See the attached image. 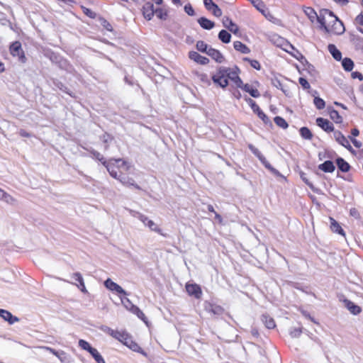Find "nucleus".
I'll use <instances>...</instances> for the list:
<instances>
[{"label":"nucleus","instance_id":"obj_23","mask_svg":"<svg viewBox=\"0 0 363 363\" xmlns=\"http://www.w3.org/2000/svg\"><path fill=\"white\" fill-rule=\"evenodd\" d=\"M239 88L249 93L254 98H258L260 96L259 91L248 84H243V83H242V86H239Z\"/></svg>","mask_w":363,"mask_h":363},{"label":"nucleus","instance_id":"obj_29","mask_svg":"<svg viewBox=\"0 0 363 363\" xmlns=\"http://www.w3.org/2000/svg\"><path fill=\"white\" fill-rule=\"evenodd\" d=\"M305 14L308 17L311 22H314L315 20L318 21V16L315 11L311 7H306L303 10Z\"/></svg>","mask_w":363,"mask_h":363},{"label":"nucleus","instance_id":"obj_48","mask_svg":"<svg viewBox=\"0 0 363 363\" xmlns=\"http://www.w3.org/2000/svg\"><path fill=\"white\" fill-rule=\"evenodd\" d=\"M262 164L264 165V167L268 169L270 172H272L274 174H277L278 171L275 169L272 165L265 160V158L262 156V160H260Z\"/></svg>","mask_w":363,"mask_h":363},{"label":"nucleus","instance_id":"obj_58","mask_svg":"<svg viewBox=\"0 0 363 363\" xmlns=\"http://www.w3.org/2000/svg\"><path fill=\"white\" fill-rule=\"evenodd\" d=\"M302 333L301 329L300 328H295L291 332V335L293 337H298Z\"/></svg>","mask_w":363,"mask_h":363},{"label":"nucleus","instance_id":"obj_2","mask_svg":"<svg viewBox=\"0 0 363 363\" xmlns=\"http://www.w3.org/2000/svg\"><path fill=\"white\" fill-rule=\"evenodd\" d=\"M318 23L321 28L330 34L341 35L345 30L342 21L328 9H323L320 11Z\"/></svg>","mask_w":363,"mask_h":363},{"label":"nucleus","instance_id":"obj_40","mask_svg":"<svg viewBox=\"0 0 363 363\" xmlns=\"http://www.w3.org/2000/svg\"><path fill=\"white\" fill-rule=\"evenodd\" d=\"M90 354L97 363H105V360L96 349L93 348L92 350L90 351Z\"/></svg>","mask_w":363,"mask_h":363},{"label":"nucleus","instance_id":"obj_1","mask_svg":"<svg viewBox=\"0 0 363 363\" xmlns=\"http://www.w3.org/2000/svg\"><path fill=\"white\" fill-rule=\"evenodd\" d=\"M133 169L129 162L122 158H111L106 169L113 178L118 180L123 185L141 190L140 186L130 177Z\"/></svg>","mask_w":363,"mask_h":363},{"label":"nucleus","instance_id":"obj_50","mask_svg":"<svg viewBox=\"0 0 363 363\" xmlns=\"http://www.w3.org/2000/svg\"><path fill=\"white\" fill-rule=\"evenodd\" d=\"M298 82L301 85V86L305 89H308L311 88L310 84L308 83L307 79L303 77H300L298 79Z\"/></svg>","mask_w":363,"mask_h":363},{"label":"nucleus","instance_id":"obj_46","mask_svg":"<svg viewBox=\"0 0 363 363\" xmlns=\"http://www.w3.org/2000/svg\"><path fill=\"white\" fill-rule=\"evenodd\" d=\"M82 10L83 13L90 18L94 19L96 17V13L89 8L82 6Z\"/></svg>","mask_w":363,"mask_h":363},{"label":"nucleus","instance_id":"obj_47","mask_svg":"<svg viewBox=\"0 0 363 363\" xmlns=\"http://www.w3.org/2000/svg\"><path fill=\"white\" fill-rule=\"evenodd\" d=\"M262 164L264 165V167L268 169L270 172H272L274 174H277L278 171L275 169L272 165L265 160V158L262 156V160H260Z\"/></svg>","mask_w":363,"mask_h":363},{"label":"nucleus","instance_id":"obj_30","mask_svg":"<svg viewBox=\"0 0 363 363\" xmlns=\"http://www.w3.org/2000/svg\"><path fill=\"white\" fill-rule=\"evenodd\" d=\"M262 320L268 329H273L276 326L274 320L268 315H263Z\"/></svg>","mask_w":363,"mask_h":363},{"label":"nucleus","instance_id":"obj_10","mask_svg":"<svg viewBox=\"0 0 363 363\" xmlns=\"http://www.w3.org/2000/svg\"><path fill=\"white\" fill-rule=\"evenodd\" d=\"M126 301L128 304H124L125 308L133 314L136 315L138 318L143 322L147 323V317L145 313L137 306L133 305L128 299H126Z\"/></svg>","mask_w":363,"mask_h":363},{"label":"nucleus","instance_id":"obj_26","mask_svg":"<svg viewBox=\"0 0 363 363\" xmlns=\"http://www.w3.org/2000/svg\"><path fill=\"white\" fill-rule=\"evenodd\" d=\"M198 23H199L201 27H202L203 28L206 29V30H211L215 26V23L213 21H212L205 17H201L200 18H199Z\"/></svg>","mask_w":363,"mask_h":363},{"label":"nucleus","instance_id":"obj_5","mask_svg":"<svg viewBox=\"0 0 363 363\" xmlns=\"http://www.w3.org/2000/svg\"><path fill=\"white\" fill-rule=\"evenodd\" d=\"M227 72V67H220L216 74L212 76L213 83L221 88H225L228 85Z\"/></svg>","mask_w":363,"mask_h":363},{"label":"nucleus","instance_id":"obj_59","mask_svg":"<svg viewBox=\"0 0 363 363\" xmlns=\"http://www.w3.org/2000/svg\"><path fill=\"white\" fill-rule=\"evenodd\" d=\"M301 178L302 179V180L305 182V184H306V185H308V186L310 188H311V189L313 188V184H312V183H311V182L308 180V179L305 177V174H304L303 172H302V173L301 174Z\"/></svg>","mask_w":363,"mask_h":363},{"label":"nucleus","instance_id":"obj_14","mask_svg":"<svg viewBox=\"0 0 363 363\" xmlns=\"http://www.w3.org/2000/svg\"><path fill=\"white\" fill-rule=\"evenodd\" d=\"M189 57L199 65H205L209 63L208 57L202 56L195 51H190L189 52Z\"/></svg>","mask_w":363,"mask_h":363},{"label":"nucleus","instance_id":"obj_34","mask_svg":"<svg viewBox=\"0 0 363 363\" xmlns=\"http://www.w3.org/2000/svg\"><path fill=\"white\" fill-rule=\"evenodd\" d=\"M342 66L345 71L350 72L354 67V62L350 58L345 57L342 61Z\"/></svg>","mask_w":363,"mask_h":363},{"label":"nucleus","instance_id":"obj_39","mask_svg":"<svg viewBox=\"0 0 363 363\" xmlns=\"http://www.w3.org/2000/svg\"><path fill=\"white\" fill-rule=\"evenodd\" d=\"M259 12H261V13L264 16V17L269 20V21L271 22H273L274 23L277 20V18L274 16V15L269 11L268 9L266 8V6H264V9H263L262 10H261Z\"/></svg>","mask_w":363,"mask_h":363},{"label":"nucleus","instance_id":"obj_57","mask_svg":"<svg viewBox=\"0 0 363 363\" xmlns=\"http://www.w3.org/2000/svg\"><path fill=\"white\" fill-rule=\"evenodd\" d=\"M72 278L76 281H77L79 284L80 281H82L84 279H83V277L82 276V274L79 273V272H75L72 274Z\"/></svg>","mask_w":363,"mask_h":363},{"label":"nucleus","instance_id":"obj_27","mask_svg":"<svg viewBox=\"0 0 363 363\" xmlns=\"http://www.w3.org/2000/svg\"><path fill=\"white\" fill-rule=\"evenodd\" d=\"M328 114L330 118L336 123H341L342 122V117L340 115L339 112L333 108H328Z\"/></svg>","mask_w":363,"mask_h":363},{"label":"nucleus","instance_id":"obj_20","mask_svg":"<svg viewBox=\"0 0 363 363\" xmlns=\"http://www.w3.org/2000/svg\"><path fill=\"white\" fill-rule=\"evenodd\" d=\"M330 229L333 232L338 233L342 236H345V233L344 230L342 228L341 225L339 223L335 220L333 218L330 217Z\"/></svg>","mask_w":363,"mask_h":363},{"label":"nucleus","instance_id":"obj_7","mask_svg":"<svg viewBox=\"0 0 363 363\" xmlns=\"http://www.w3.org/2000/svg\"><path fill=\"white\" fill-rule=\"evenodd\" d=\"M104 286L108 290H110L111 291L116 292L121 299H122V296H127L126 291L121 286H119L118 284H116V282L113 281L110 278H108L104 281Z\"/></svg>","mask_w":363,"mask_h":363},{"label":"nucleus","instance_id":"obj_4","mask_svg":"<svg viewBox=\"0 0 363 363\" xmlns=\"http://www.w3.org/2000/svg\"><path fill=\"white\" fill-rule=\"evenodd\" d=\"M9 50L11 55L13 57H17L20 62L23 64L26 62L27 57L20 41L16 40L11 43Z\"/></svg>","mask_w":363,"mask_h":363},{"label":"nucleus","instance_id":"obj_52","mask_svg":"<svg viewBox=\"0 0 363 363\" xmlns=\"http://www.w3.org/2000/svg\"><path fill=\"white\" fill-rule=\"evenodd\" d=\"M184 11L189 16H194L195 14L194 10L191 4H187L184 6Z\"/></svg>","mask_w":363,"mask_h":363},{"label":"nucleus","instance_id":"obj_61","mask_svg":"<svg viewBox=\"0 0 363 363\" xmlns=\"http://www.w3.org/2000/svg\"><path fill=\"white\" fill-rule=\"evenodd\" d=\"M76 285L83 293H87V290L86 289L84 280L82 281H80L79 284Z\"/></svg>","mask_w":363,"mask_h":363},{"label":"nucleus","instance_id":"obj_56","mask_svg":"<svg viewBox=\"0 0 363 363\" xmlns=\"http://www.w3.org/2000/svg\"><path fill=\"white\" fill-rule=\"evenodd\" d=\"M138 218L145 225H147V223H148V221L150 220V219L147 216L142 213H138Z\"/></svg>","mask_w":363,"mask_h":363},{"label":"nucleus","instance_id":"obj_42","mask_svg":"<svg viewBox=\"0 0 363 363\" xmlns=\"http://www.w3.org/2000/svg\"><path fill=\"white\" fill-rule=\"evenodd\" d=\"M313 104H314L315 106L316 107V108H318L319 110L323 109L325 106V101L318 96H315L314 98Z\"/></svg>","mask_w":363,"mask_h":363},{"label":"nucleus","instance_id":"obj_13","mask_svg":"<svg viewBox=\"0 0 363 363\" xmlns=\"http://www.w3.org/2000/svg\"><path fill=\"white\" fill-rule=\"evenodd\" d=\"M227 78L228 80L230 79L235 84L239 87L242 86V81L239 77L238 72L237 70H234L230 67H227Z\"/></svg>","mask_w":363,"mask_h":363},{"label":"nucleus","instance_id":"obj_9","mask_svg":"<svg viewBox=\"0 0 363 363\" xmlns=\"http://www.w3.org/2000/svg\"><path fill=\"white\" fill-rule=\"evenodd\" d=\"M204 308L206 311L214 315H220L224 313V308L222 306L208 301L205 302Z\"/></svg>","mask_w":363,"mask_h":363},{"label":"nucleus","instance_id":"obj_18","mask_svg":"<svg viewBox=\"0 0 363 363\" xmlns=\"http://www.w3.org/2000/svg\"><path fill=\"white\" fill-rule=\"evenodd\" d=\"M89 152L94 159L101 162V164L107 169V167L109 164V160H106L102 154L94 149L89 150Z\"/></svg>","mask_w":363,"mask_h":363},{"label":"nucleus","instance_id":"obj_15","mask_svg":"<svg viewBox=\"0 0 363 363\" xmlns=\"http://www.w3.org/2000/svg\"><path fill=\"white\" fill-rule=\"evenodd\" d=\"M207 55L218 63H223L225 60V57L218 50L212 48H208Z\"/></svg>","mask_w":363,"mask_h":363},{"label":"nucleus","instance_id":"obj_51","mask_svg":"<svg viewBox=\"0 0 363 363\" xmlns=\"http://www.w3.org/2000/svg\"><path fill=\"white\" fill-rule=\"evenodd\" d=\"M257 116L265 123L267 124L270 123V120L268 116L262 111H259L257 114Z\"/></svg>","mask_w":363,"mask_h":363},{"label":"nucleus","instance_id":"obj_6","mask_svg":"<svg viewBox=\"0 0 363 363\" xmlns=\"http://www.w3.org/2000/svg\"><path fill=\"white\" fill-rule=\"evenodd\" d=\"M185 289L189 296L196 299H201L203 295L202 289L200 285L196 283L187 282L185 284Z\"/></svg>","mask_w":363,"mask_h":363},{"label":"nucleus","instance_id":"obj_63","mask_svg":"<svg viewBox=\"0 0 363 363\" xmlns=\"http://www.w3.org/2000/svg\"><path fill=\"white\" fill-rule=\"evenodd\" d=\"M273 85L275 86L278 89H282L281 83L279 80H275L272 82Z\"/></svg>","mask_w":363,"mask_h":363},{"label":"nucleus","instance_id":"obj_49","mask_svg":"<svg viewBox=\"0 0 363 363\" xmlns=\"http://www.w3.org/2000/svg\"><path fill=\"white\" fill-rule=\"evenodd\" d=\"M350 216L354 218L357 220H359L361 218L360 213L357 208H352L350 210Z\"/></svg>","mask_w":363,"mask_h":363},{"label":"nucleus","instance_id":"obj_24","mask_svg":"<svg viewBox=\"0 0 363 363\" xmlns=\"http://www.w3.org/2000/svg\"><path fill=\"white\" fill-rule=\"evenodd\" d=\"M234 49L242 54H248L250 52V49L245 44L241 41L236 40L233 43Z\"/></svg>","mask_w":363,"mask_h":363},{"label":"nucleus","instance_id":"obj_16","mask_svg":"<svg viewBox=\"0 0 363 363\" xmlns=\"http://www.w3.org/2000/svg\"><path fill=\"white\" fill-rule=\"evenodd\" d=\"M223 24L224 27L228 29L230 32L236 34L239 31L238 26L232 21L228 16H224L223 18Z\"/></svg>","mask_w":363,"mask_h":363},{"label":"nucleus","instance_id":"obj_32","mask_svg":"<svg viewBox=\"0 0 363 363\" xmlns=\"http://www.w3.org/2000/svg\"><path fill=\"white\" fill-rule=\"evenodd\" d=\"M299 133L301 136L305 140H311L313 137L311 130L307 127L301 128L299 130Z\"/></svg>","mask_w":363,"mask_h":363},{"label":"nucleus","instance_id":"obj_21","mask_svg":"<svg viewBox=\"0 0 363 363\" xmlns=\"http://www.w3.org/2000/svg\"><path fill=\"white\" fill-rule=\"evenodd\" d=\"M344 302H345V306L350 311L351 313H352L354 315H357L361 313V311H362L361 308L359 306L356 305L352 301L345 299L344 301Z\"/></svg>","mask_w":363,"mask_h":363},{"label":"nucleus","instance_id":"obj_19","mask_svg":"<svg viewBox=\"0 0 363 363\" xmlns=\"http://www.w3.org/2000/svg\"><path fill=\"white\" fill-rule=\"evenodd\" d=\"M0 317L8 321L10 324H13L18 321V318L17 317L13 316L9 311L4 309H0Z\"/></svg>","mask_w":363,"mask_h":363},{"label":"nucleus","instance_id":"obj_44","mask_svg":"<svg viewBox=\"0 0 363 363\" xmlns=\"http://www.w3.org/2000/svg\"><path fill=\"white\" fill-rule=\"evenodd\" d=\"M147 226L151 230H153L160 235H163L162 233V230L152 220L150 219L148 223H147Z\"/></svg>","mask_w":363,"mask_h":363},{"label":"nucleus","instance_id":"obj_45","mask_svg":"<svg viewBox=\"0 0 363 363\" xmlns=\"http://www.w3.org/2000/svg\"><path fill=\"white\" fill-rule=\"evenodd\" d=\"M79 346L82 349L88 351L89 353H90V351H91L92 349L94 348L90 345V344L88 342H86V340H79Z\"/></svg>","mask_w":363,"mask_h":363},{"label":"nucleus","instance_id":"obj_22","mask_svg":"<svg viewBox=\"0 0 363 363\" xmlns=\"http://www.w3.org/2000/svg\"><path fill=\"white\" fill-rule=\"evenodd\" d=\"M318 169L324 172L332 173L334 172L335 167L332 161L327 160L319 164Z\"/></svg>","mask_w":363,"mask_h":363},{"label":"nucleus","instance_id":"obj_11","mask_svg":"<svg viewBox=\"0 0 363 363\" xmlns=\"http://www.w3.org/2000/svg\"><path fill=\"white\" fill-rule=\"evenodd\" d=\"M315 122L316 125L322 128L324 131L327 133L334 131V125L329 120L319 117L316 118Z\"/></svg>","mask_w":363,"mask_h":363},{"label":"nucleus","instance_id":"obj_25","mask_svg":"<svg viewBox=\"0 0 363 363\" xmlns=\"http://www.w3.org/2000/svg\"><path fill=\"white\" fill-rule=\"evenodd\" d=\"M336 164L338 169L342 172H349L351 167L350 164L342 157H338L336 160Z\"/></svg>","mask_w":363,"mask_h":363},{"label":"nucleus","instance_id":"obj_53","mask_svg":"<svg viewBox=\"0 0 363 363\" xmlns=\"http://www.w3.org/2000/svg\"><path fill=\"white\" fill-rule=\"evenodd\" d=\"M354 21L357 24L363 26V11H361L359 14L356 16Z\"/></svg>","mask_w":363,"mask_h":363},{"label":"nucleus","instance_id":"obj_55","mask_svg":"<svg viewBox=\"0 0 363 363\" xmlns=\"http://www.w3.org/2000/svg\"><path fill=\"white\" fill-rule=\"evenodd\" d=\"M352 79H358L359 81L363 80V74L359 72H353L351 74Z\"/></svg>","mask_w":363,"mask_h":363},{"label":"nucleus","instance_id":"obj_3","mask_svg":"<svg viewBox=\"0 0 363 363\" xmlns=\"http://www.w3.org/2000/svg\"><path fill=\"white\" fill-rule=\"evenodd\" d=\"M105 332L133 352H138L145 357L147 356V353L133 340L132 335L127 330H113L111 328H107Z\"/></svg>","mask_w":363,"mask_h":363},{"label":"nucleus","instance_id":"obj_36","mask_svg":"<svg viewBox=\"0 0 363 363\" xmlns=\"http://www.w3.org/2000/svg\"><path fill=\"white\" fill-rule=\"evenodd\" d=\"M155 14L161 20H166L168 17L167 10L163 8L156 9L155 10Z\"/></svg>","mask_w":363,"mask_h":363},{"label":"nucleus","instance_id":"obj_37","mask_svg":"<svg viewBox=\"0 0 363 363\" xmlns=\"http://www.w3.org/2000/svg\"><path fill=\"white\" fill-rule=\"evenodd\" d=\"M245 101L250 105V106L252 109L253 112L255 113L257 115L259 113V111H262L261 108H259V106L252 99L245 98Z\"/></svg>","mask_w":363,"mask_h":363},{"label":"nucleus","instance_id":"obj_41","mask_svg":"<svg viewBox=\"0 0 363 363\" xmlns=\"http://www.w3.org/2000/svg\"><path fill=\"white\" fill-rule=\"evenodd\" d=\"M196 48L199 51L201 52H205L206 54L208 50V45L203 40L197 41L196 44Z\"/></svg>","mask_w":363,"mask_h":363},{"label":"nucleus","instance_id":"obj_28","mask_svg":"<svg viewBox=\"0 0 363 363\" xmlns=\"http://www.w3.org/2000/svg\"><path fill=\"white\" fill-rule=\"evenodd\" d=\"M328 50L330 53L332 55L333 58L337 61L341 60L342 59V53L341 52L336 48V46L333 44H329L328 46Z\"/></svg>","mask_w":363,"mask_h":363},{"label":"nucleus","instance_id":"obj_64","mask_svg":"<svg viewBox=\"0 0 363 363\" xmlns=\"http://www.w3.org/2000/svg\"><path fill=\"white\" fill-rule=\"evenodd\" d=\"M203 82H208V76L206 74H200L198 75Z\"/></svg>","mask_w":363,"mask_h":363},{"label":"nucleus","instance_id":"obj_35","mask_svg":"<svg viewBox=\"0 0 363 363\" xmlns=\"http://www.w3.org/2000/svg\"><path fill=\"white\" fill-rule=\"evenodd\" d=\"M275 124L282 129H286L289 127L288 123L286 120L281 116H276L274 118Z\"/></svg>","mask_w":363,"mask_h":363},{"label":"nucleus","instance_id":"obj_62","mask_svg":"<svg viewBox=\"0 0 363 363\" xmlns=\"http://www.w3.org/2000/svg\"><path fill=\"white\" fill-rule=\"evenodd\" d=\"M351 140V142L353 143V145L356 147H360L362 146V143L361 142L358 141L357 140H356L355 138H350Z\"/></svg>","mask_w":363,"mask_h":363},{"label":"nucleus","instance_id":"obj_38","mask_svg":"<svg viewBox=\"0 0 363 363\" xmlns=\"http://www.w3.org/2000/svg\"><path fill=\"white\" fill-rule=\"evenodd\" d=\"M242 61L247 62L248 63H250L252 67L257 70H260L262 68L259 62L257 60H252L250 59L249 57H243Z\"/></svg>","mask_w":363,"mask_h":363},{"label":"nucleus","instance_id":"obj_12","mask_svg":"<svg viewBox=\"0 0 363 363\" xmlns=\"http://www.w3.org/2000/svg\"><path fill=\"white\" fill-rule=\"evenodd\" d=\"M203 4L206 9L208 11H211L215 16L220 17L222 16L221 9L213 1V0H203Z\"/></svg>","mask_w":363,"mask_h":363},{"label":"nucleus","instance_id":"obj_54","mask_svg":"<svg viewBox=\"0 0 363 363\" xmlns=\"http://www.w3.org/2000/svg\"><path fill=\"white\" fill-rule=\"evenodd\" d=\"M249 148L251 150V151L257 155L260 160H262V155L259 152V151L255 148L252 145H249Z\"/></svg>","mask_w":363,"mask_h":363},{"label":"nucleus","instance_id":"obj_17","mask_svg":"<svg viewBox=\"0 0 363 363\" xmlns=\"http://www.w3.org/2000/svg\"><path fill=\"white\" fill-rule=\"evenodd\" d=\"M143 14L147 20H151L155 14L154 6L150 2H147L143 6Z\"/></svg>","mask_w":363,"mask_h":363},{"label":"nucleus","instance_id":"obj_8","mask_svg":"<svg viewBox=\"0 0 363 363\" xmlns=\"http://www.w3.org/2000/svg\"><path fill=\"white\" fill-rule=\"evenodd\" d=\"M334 138L335 140L342 146L345 147L347 150H348L351 153L354 154V150L351 146L350 141L339 130L334 131L333 133Z\"/></svg>","mask_w":363,"mask_h":363},{"label":"nucleus","instance_id":"obj_31","mask_svg":"<svg viewBox=\"0 0 363 363\" xmlns=\"http://www.w3.org/2000/svg\"><path fill=\"white\" fill-rule=\"evenodd\" d=\"M0 199L6 201L9 203H13L16 202V199L9 194L7 192H6L4 189L0 188Z\"/></svg>","mask_w":363,"mask_h":363},{"label":"nucleus","instance_id":"obj_43","mask_svg":"<svg viewBox=\"0 0 363 363\" xmlns=\"http://www.w3.org/2000/svg\"><path fill=\"white\" fill-rule=\"evenodd\" d=\"M99 21L101 23V25L103 26V28L109 32L113 31V28L111 23H109L106 18H100Z\"/></svg>","mask_w":363,"mask_h":363},{"label":"nucleus","instance_id":"obj_33","mask_svg":"<svg viewBox=\"0 0 363 363\" xmlns=\"http://www.w3.org/2000/svg\"><path fill=\"white\" fill-rule=\"evenodd\" d=\"M218 38L224 43H228L231 40V35L225 30H221L218 33Z\"/></svg>","mask_w":363,"mask_h":363},{"label":"nucleus","instance_id":"obj_60","mask_svg":"<svg viewBox=\"0 0 363 363\" xmlns=\"http://www.w3.org/2000/svg\"><path fill=\"white\" fill-rule=\"evenodd\" d=\"M18 134L21 136V137H23V138H30L31 137V134L28 133L26 130L24 129H21L19 131H18Z\"/></svg>","mask_w":363,"mask_h":363}]
</instances>
